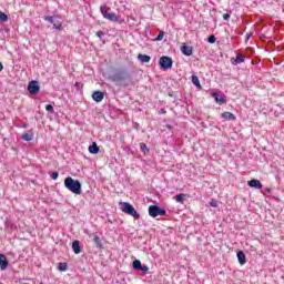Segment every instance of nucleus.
Here are the masks:
<instances>
[{"mask_svg":"<svg viewBox=\"0 0 284 284\" xmlns=\"http://www.w3.org/2000/svg\"><path fill=\"white\" fill-rule=\"evenodd\" d=\"M64 187L73 194H81V182L79 180H74L70 176L65 178Z\"/></svg>","mask_w":284,"mask_h":284,"instance_id":"obj_1","label":"nucleus"},{"mask_svg":"<svg viewBox=\"0 0 284 284\" xmlns=\"http://www.w3.org/2000/svg\"><path fill=\"white\" fill-rule=\"evenodd\" d=\"M120 210L124 212V214H129V216H133V219L139 220L141 219V215L139 212H136V209L129 202H122L120 203Z\"/></svg>","mask_w":284,"mask_h":284,"instance_id":"obj_2","label":"nucleus"},{"mask_svg":"<svg viewBox=\"0 0 284 284\" xmlns=\"http://www.w3.org/2000/svg\"><path fill=\"white\" fill-rule=\"evenodd\" d=\"M168 211L165 209H161L159 205L149 206V216L152 219H156V216H165Z\"/></svg>","mask_w":284,"mask_h":284,"instance_id":"obj_3","label":"nucleus"},{"mask_svg":"<svg viewBox=\"0 0 284 284\" xmlns=\"http://www.w3.org/2000/svg\"><path fill=\"white\" fill-rule=\"evenodd\" d=\"M172 58L163 55L160 58V67L162 70H170L172 68Z\"/></svg>","mask_w":284,"mask_h":284,"instance_id":"obj_4","label":"nucleus"},{"mask_svg":"<svg viewBox=\"0 0 284 284\" xmlns=\"http://www.w3.org/2000/svg\"><path fill=\"white\" fill-rule=\"evenodd\" d=\"M39 90H41V88L39 87V82L37 81H31L28 85V92H30V94H39Z\"/></svg>","mask_w":284,"mask_h":284,"instance_id":"obj_5","label":"nucleus"},{"mask_svg":"<svg viewBox=\"0 0 284 284\" xmlns=\"http://www.w3.org/2000/svg\"><path fill=\"white\" fill-rule=\"evenodd\" d=\"M128 79V74L125 71H119L112 75V81L119 82V81H125Z\"/></svg>","mask_w":284,"mask_h":284,"instance_id":"obj_6","label":"nucleus"},{"mask_svg":"<svg viewBox=\"0 0 284 284\" xmlns=\"http://www.w3.org/2000/svg\"><path fill=\"white\" fill-rule=\"evenodd\" d=\"M104 98H105V94L101 91H94L92 94V99L97 103H101V101H103Z\"/></svg>","mask_w":284,"mask_h":284,"instance_id":"obj_7","label":"nucleus"},{"mask_svg":"<svg viewBox=\"0 0 284 284\" xmlns=\"http://www.w3.org/2000/svg\"><path fill=\"white\" fill-rule=\"evenodd\" d=\"M181 52H182V54H184L185 57H192V54H193V49H192V47L183 45V47H181Z\"/></svg>","mask_w":284,"mask_h":284,"instance_id":"obj_8","label":"nucleus"},{"mask_svg":"<svg viewBox=\"0 0 284 284\" xmlns=\"http://www.w3.org/2000/svg\"><path fill=\"white\" fill-rule=\"evenodd\" d=\"M72 250L74 254H81V242L79 240L73 241Z\"/></svg>","mask_w":284,"mask_h":284,"instance_id":"obj_9","label":"nucleus"},{"mask_svg":"<svg viewBox=\"0 0 284 284\" xmlns=\"http://www.w3.org/2000/svg\"><path fill=\"white\" fill-rule=\"evenodd\" d=\"M213 99H215L216 103H220V105H223L225 103V98H223L219 92H213L212 93Z\"/></svg>","mask_w":284,"mask_h":284,"instance_id":"obj_10","label":"nucleus"},{"mask_svg":"<svg viewBox=\"0 0 284 284\" xmlns=\"http://www.w3.org/2000/svg\"><path fill=\"white\" fill-rule=\"evenodd\" d=\"M248 186L255 187V190H261V187H263V184L258 180H251L248 181Z\"/></svg>","mask_w":284,"mask_h":284,"instance_id":"obj_11","label":"nucleus"},{"mask_svg":"<svg viewBox=\"0 0 284 284\" xmlns=\"http://www.w3.org/2000/svg\"><path fill=\"white\" fill-rule=\"evenodd\" d=\"M0 270H8V258L0 254Z\"/></svg>","mask_w":284,"mask_h":284,"instance_id":"obj_12","label":"nucleus"},{"mask_svg":"<svg viewBox=\"0 0 284 284\" xmlns=\"http://www.w3.org/2000/svg\"><path fill=\"white\" fill-rule=\"evenodd\" d=\"M222 119H225V121H236V115L232 112H224L222 113Z\"/></svg>","mask_w":284,"mask_h":284,"instance_id":"obj_13","label":"nucleus"},{"mask_svg":"<svg viewBox=\"0 0 284 284\" xmlns=\"http://www.w3.org/2000/svg\"><path fill=\"white\" fill-rule=\"evenodd\" d=\"M22 141H32L34 139V133L32 131H27L21 136Z\"/></svg>","mask_w":284,"mask_h":284,"instance_id":"obj_14","label":"nucleus"},{"mask_svg":"<svg viewBox=\"0 0 284 284\" xmlns=\"http://www.w3.org/2000/svg\"><path fill=\"white\" fill-rule=\"evenodd\" d=\"M237 260H239L240 265H245V263H247L245 253H243V251L237 252Z\"/></svg>","mask_w":284,"mask_h":284,"instance_id":"obj_15","label":"nucleus"},{"mask_svg":"<svg viewBox=\"0 0 284 284\" xmlns=\"http://www.w3.org/2000/svg\"><path fill=\"white\" fill-rule=\"evenodd\" d=\"M152 60V58L148 54H139L138 55V61H141V63H150V61Z\"/></svg>","mask_w":284,"mask_h":284,"instance_id":"obj_16","label":"nucleus"},{"mask_svg":"<svg viewBox=\"0 0 284 284\" xmlns=\"http://www.w3.org/2000/svg\"><path fill=\"white\" fill-rule=\"evenodd\" d=\"M90 154H99V145L97 142H93L92 145L89 146Z\"/></svg>","mask_w":284,"mask_h":284,"instance_id":"obj_17","label":"nucleus"},{"mask_svg":"<svg viewBox=\"0 0 284 284\" xmlns=\"http://www.w3.org/2000/svg\"><path fill=\"white\" fill-rule=\"evenodd\" d=\"M106 19L109 21H113L114 23H118L120 18H119V16H116V13L111 12L110 14L106 16Z\"/></svg>","mask_w":284,"mask_h":284,"instance_id":"obj_18","label":"nucleus"},{"mask_svg":"<svg viewBox=\"0 0 284 284\" xmlns=\"http://www.w3.org/2000/svg\"><path fill=\"white\" fill-rule=\"evenodd\" d=\"M100 10H101V14L104 17V19H108V16L111 13L110 8L103 6V7L100 8Z\"/></svg>","mask_w":284,"mask_h":284,"instance_id":"obj_19","label":"nucleus"},{"mask_svg":"<svg viewBox=\"0 0 284 284\" xmlns=\"http://www.w3.org/2000/svg\"><path fill=\"white\" fill-rule=\"evenodd\" d=\"M93 242L95 243L97 247H100V250L103 248V242L101 241V237H99L98 235H95V236L93 237Z\"/></svg>","mask_w":284,"mask_h":284,"instance_id":"obj_20","label":"nucleus"},{"mask_svg":"<svg viewBox=\"0 0 284 284\" xmlns=\"http://www.w3.org/2000/svg\"><path fill=\"white\" fill-rule=\"evenodd\" d=\"M58 270L60 272H68V263H65V262L59 263Z\"/></svg>","mask_w":284,"mask_h":284,"instance_id":"obj_21","label":"nucleus"},{"mask_svg":"<svg viewBox=\"0 0 284 284\" xmlns=\"http://www.w3.org/2000/svg\"><path fill=\"white\" fill-rule=\"evenodd\" d=\"M192 83H193V85H195L196 88H201V80H199V77L192 75Z\"/></svg>","mask_w":284,"mask_h":284,"instance_id":"obj_22","label":"nucleus"},{"mask_svg":"<svg viewBox=\"0 0 284 284\" xmlns=\"http://www.w3.org/2000/svg\"><path fill=\"white\" fill-rule=\"evenodd\" d=\"M175 201H176L178 203H183V201H185V194H183V193L178 194V195L175 196Z\"/></svg>","mask_w":284,"mask_h":284,"instance_id":"obj_23","label":"nucleus"},{"mask_svg":"<svg viewBox=\"0 0 284 284\" xmlns=\"http://www.w3.org/2000/svg\"><path fill=\"white\" fill-rule=\"evenodd\" d=\"M140 149L143 152V154H148V152H150V149L148 148V145L145 143H141Z\"/></svg>","mask_w":284,"mask_h":284,"instance_id":"obj_24","label":"nucleus"},{"mask_svg":"<svg viewBox=\"0 0 284 284\" xmlns=\"http://www.w3.org/2000/svg\"><path fill=\"white\" fill-rule=\"evenodd\" d=\"M142 265L143 264H141V262L139 260L133 261V270H139L140 271Z\"/></svg>","mask_w":284,"mask_h":284,"instance_id":"obj_25","label":"nucleus"},{"mask_svg":"<svg viewBox=\"0 0 284 284\" xmlns=\"http://www.w3.org/2000/svg\"><path fill=\"white\" fill-rule=\"evenodd\" d=\"M0 21H2V23H6V21H8V14L0 11Z\"/></svg>","mask_w":284,"mask_h":284,"instance_id":"obj_26","label":"nucleus"},{"mask_svg":"<svg viewBox=\"0 0 284 284\" xmlns=\"http://www.w3.org/2000/svg\"><path fill=\"white\" fill-rule=\"evenodd\" d=\"M163 37H165V32L160 31L158 37L154 39V41H163Z\"/></svg>","mask_w":284,"mask_h":284,"instance_id":"obj_27","label":"nucleus"},{"mask_svg":"<svg viewBox=\"0 0 284 284\" xmlns=\"http://www.w3.org/2000/svg\"><path fill=\"white\" fill-rule=\"evenodd\" d=\"M245 61V57L243 55H236L235 64L243 63Z\"/></svg>","mask_w":284,"mask_h":284,"instance_id":"obj_28","label":"nucleus"},{"mask_svg":"<svg viewBox=\"0 0 284 284\" xmlns=\"http://www.w3.org/2000/svg\"><path fill=\"white\" fill-rule=\"evenodd\" d=\"M45 110L52 114L54 112V106H52V104H47Z\"/></svg>","mask_w":284,"mask_h":284,"instance_id":"obj_29","label":"nucleus"},{"mask_svg":"<svg viewBox=\"0 0 284 284\" xmlns=\"http://www.w3.org/2000/svg\"><path fill=\"white\" fill-rule=\"evenodd\" d=\"M44 21H48L49 23H54V17L47 16V17H44Z\"/></svg>","mask_w":284,"mask_h":284,"instance_id":"obj_30","label":"nucleus"},{"mask_svg":"<svg viewBox=\"0 0 284 284\" xmlns=\"http://www.w3.org/2000/svg\"><path fill=\"white\" fill-rule=\"evenodd\" d=\"M209 43H216V37L214 34L207 38Z\"/></svg>","mask_w":284,"mask_h":284,"instance_id":"obj_31","label":"nucleus"},{"mask_svg":"<svg viewBox=\"0 0 284 284\" xmlns=\"http://www.w3.org/2000/svg\"><path fill=\"white\" fill-rule=\"evenodd\" d=\"M51 179H52L53 181H57V179H59V172H52V173H51Z\"/></svg>","mask_w":284,"mask_h":284,"instance_id":"obj_32","label":"nucleus"},{"mask_svg":"<svg viewBox=\"0 0 284 284\" xmlns=\"http://www.w3.org/2000/svg\"><path fill=\"white\" fill-rule=\"evenodd\" d=\"M210 205H211V207H219V202H216L215 200H212L210 202Z\"/></svg>","mask_w":284,"mask_h":284,"instance_id":"obj_33","label":"nucleus"},{"mask_svg":"<svg viewBox=\"0 0 284 284\" xmlns=\"http://www.w3.org/2000/svg\"><path fill=\"white\" fill-rule=\"evenodd\" d=\"M150 267H148V265H142L140 268V272H149Z\"/></svg>","mask_w":284,"mask_h":284,"instance_id":"obj_34","label":"nucleus"},{"mask_svg":"<svg viewBox=\"0 0 284 284\" xmlns=\"http://www.w3.org/2000/svg\"><path fill=\"white\" fill-rule=\"evenodd\" d=\"M97 37H99V39H103V37L105 36V33L103 31H98Z\"/></svg>","mask_w":284,"mask_h":284,"instance_id":"obj_35","label":"nucleus"},{"mask_svg":"<svg viewBox=\"0 0 284 284\" xmlns=\"http://www.w3.org/2000/svg\"><path fill=\"white\" fill-rule=\"evenodd\" d=\"M223 19L224 21H230V13H224Z\"/></svg>","mask_w":284,"mask_h":284,"instance_id":"obj_36","label":"nucleus"},{"mask_svg":"<svg viewBox=\"0 0 284 284\" xmlns=\"http://www.w3.org/2000/svg\"><path fill=\"white\" fill-rule=\"evenodd\" d=\"M54 28H57V30H61L62 26H61V23L54 24Z\"/></svg>","mask_w":284,"mask_h":284,"instance_id":"obj_37","label":"nucleus"},{"mask_svg":"<svg viewBox=\"0 0 284 284\" xmlns=\"http://www.w3.org/2000/svg\"><path fill=\"white\" fill-rule=\"evenodd\" d=\"M3 70V63L0 62V72Z\"/></svg>","mask_w":284,"mask_h":284,"instance_id":"obj_38","label":"nucleus"},{"mask_svg":"<svg viewBox=\"0 0 284 284\" xmlns=\"http://www.w3.org/2000/svg\"><path fill=\"white\" fill-rule=\"evenodd\" d=\"M252 37V33H247L246 39H250Z\"/></svg>","mask_w":284,"mask_h":284,"instance_id":"obj_39","label":"nucleus"},{"mask_svg":"<svg viewBox=\"0 0 284 284\" xmlns=\"http://www.w3.org/2000/svg\"><path fill=\"white\" fill-rule=\"evenodd\" d=\"M265 192H272V189H265Z\"/></svg>","mask_w":284,"mask_h":284,"instance_id":"obj_40","label":"nucleus"}]
</instances>
